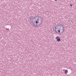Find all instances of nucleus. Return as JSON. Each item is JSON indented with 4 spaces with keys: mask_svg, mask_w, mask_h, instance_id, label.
Here are the masks:
<instances>
[{
    "mask_svg": "<svg viewBox=\"0 0 76 76\" xmlns=\"http://www.w3.org/2000/svg\"><path fill=\"white\" fill-rule=\"evenodd\" d=\"M38 20H39V19H38L37 20L33 22V26L38 27V26H39V23L38 21Z\"/></svg>",
    "mask_w": 76,
    "mask_h": 76,
    "instance_id": "f257e3e1",
    "label": "nucleus"
},
{
    "mask_svg": "<svg viewBox=\"0 0 76 76\" xmlns=\"http://www.w3.org/2000/svg\"><path fill=\"white\" fill-rule=\"evenodd\" d=\"M63 29V28H58V32H59V34H62L63 33V32H64V27L63 26H62Z\"/></svg>",
    "mask_w": 76,
    "mask_h": 76,
    "instance_id": "f03ea898",
    "label": "nucleus"
},
{
    "mask_svg": "<svg viewBox=\"0 0 76 76\" xmlns=\"http://www.w3.org/2000/svg\"><path fill=\"white\" fill-rule=\"evenodd\" d=\"M60 25H57L55 27V31L57 33V31H58V27H59Z\"/></svg>",
    "mask_w": 76,
    "mask_h": 76,
    "instance_id": "7ed1b4c3",
    "label": "nucleus"
},
{
    "mask_svg": "<svg viewBox=\"0 0 76 76\" xmlns=\"http://www.w3.org/2000/svg\"><path fill=\"white\" fill-rule=\"evenodd\" d=\"M29 18L30 20H31L33 21H34L33 20H35V19H36V17H34L33 16H31Z\"/></svg>",
    "mask_w": 76,
    "mask_h": 76,
    "instance_id": "20e7f679",
    "label": "nucleus"
},
{
    "mask_svg": "<svg viewBox=\"0 0 76 76\" xmlns=\"http://www.w3.org/2000/svg\"><path fill=\"white\" fill-rule=\"evenodd\" d=\"M60 38V37H58V36H57L56 37V39H57V41H58V42L60 41L61 39H60V38Z\"/></svg>",
    "mask_w": 76,
    "mask_h": 76,
    "instance_id": "39448f33",
    "label": "nucleus"
},
{
    "mask_svg": "<svg viewBox=\"0 0 76 76\" xmlns=\"http://www.w3.org/2000/svg\"><path fill=\"white\" fill-rule=\"evenodd\" d=\"M38 21L39 22V25H41V23H42V20H38Z\"/></svg>",
    "mask_w": 76,
    "mask_h": 76,
    "instance_id": "423d86ee",
    "label": "nucleus"
},
{
    "mask_svg": "<svg viewBox=\"0 0 76 76\" xmlns=\"http://www.w3.org/2000/svg\"><path fill=\"white\" fill-rule=\"evenodd\" d=\"M34 21H33L32 20H30V23L31 24V26H33V23Z\"/></svg>",
    "mask_w": 76,
    "mask_h": 76,
    "instance_id": "0eeeda50",
    "label": "nucleus"
},
{
    "mask_svg": "<svg viewBox=\"0 0 76 76\" xmlns=\"http://www.w3.org/2000/svg\"><path fill=\"white\" fill-rule=\"evenodd\" d=\"M68 73V70H65V74H67Z\"/></svg>",
    "mask_w": 76,
    "mask_h": 76,
    "instance_id": "6e6552de",
    "label": "nucleus"
},
{
    "mask_svg": "<svg viewBox=\"0 0 76 76\" xmlns=\"http://www.w3.org/2000/svg\"><path fill=\"white\" fill-rule=\"evenodd\" d=\"M70 6H71V7H72V6H73V5H72V4H70Z\"/></svg>",
    "mask_w": 76,
    "mask_h": 76,
    "instance_id": "1a4fd4ad",
    "label": "nucleus"
},
{
    "mask_svg": "<svg viewBox=\"0 0 76 76\" xmlns=\"http://www.w3.org/2000/svg\"><path fill=\"white\" fill-rule=\"evenodd\" d=\"M38 18H40V19H41V17H40V16H38Z\"/></svg>",
    "mask_w": 76,
    "mask_h": 76,
    "instance_id": "9d476101",
    "label": "nucleus"
},
{
    "mask_svg": "<svg viewBox=\"0 0 76 76\" xmlns=\"http://www.w3.org/2000/svg\"><path fill=\"white\" fill-rule=\"evenodd\" d=\"M54 1H57V0H54Z\"/></svg>",
    "mask_w": 76,
    "mask_h": 76,
    "instance_id": "9b49d317",
    "label": "nucleus"
},
{
    "mask_svg": "<svg viewBox=\"0 0 76 76\" xmlns=\"http://www.w3.org/2000/svg\"><path fill=\"white\" fill-rule=\"evenodd\" d=\"M60 25V26H61V25Z\"/></svg>",
    "mask_w": 76,
    "mask_h": 76,
    "instance_id": "f8f14e48",
    "label": "nucleus"
}]
</instances>
